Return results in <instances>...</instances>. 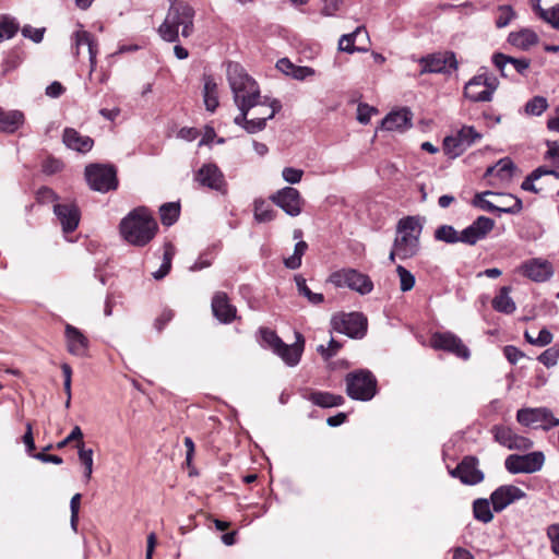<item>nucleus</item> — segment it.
<instances>
[{
  "mask_svg": "<svg viewBox=\"0 0 559 559\" xmlns=\"http://www.w3.org/2000/svg\"><path fill=\"white\" fill-rule=\"evenodd\" d=\"M227 79L234 102L240 111L234 118V123L245 129L250 109L266 105L267 97L262 99L258 83L246 73L239 63L228 64Z\"/></svg>",
  "mask_w": 559,
  "mask_h": 559,
  "instance_id": "1",
  "label": "nucleus"
},
{
  "mask_svg": "<svg viewBox=\"0 0 559 559\" xmlns=\"http://www.w3.org/2000/svg\"><path fill=\"white\" fill-rule=\"evenodd\" d=\"M157 229L155 218L144 206L132 210L120 222V233L123 238L138 247L146 246L155 237Z\"/></svg>",
  "mask_w": 559,
  "mask_h": 559,
  "instance_id": "2",
  "label": "nucleus"
},
{
  "mask_svg": "<svg viewBox=\"0 0 559 559\" xmlns=\"http://www.w3.org/2000/svg\"><path fill=\"white\" fill-rule=\"evenodd\" d=\"M194 13L193 8L183 1L171 5L165 21L158 28L160 37L168 43L178 41L179 27H181L182 37L188 38L191 36L194 31Z\"/></svg>",
  "mask_w": 559,
  "mask_h": 559,
  "instance_id": "3",
  "label": "nucleus"
},
{
  "mask_svg": "<svg viewBox=\"0 0 559 559\" xmlns=\"http://www.w3.org/2000/svg\"><path fill=\"white\" fill-rule=\"evenodd\" d=\"M472 205L498 214V216L502 213L516 215L523 210V202L519 197L491 190L476 193L472 200Z\"/></svg>",
  "mask_w": 559,
  "mask_h": 559,
  "instance_id": "4",
  "label": "nucleus"
},
{
  "mask_svg": "<svg viewBox=\"0 0 559 559\" xmlns=\"http://www.w3.org/2000/svg\"><path fill=\"white\" fill-rule=\"evenodd\" d=\"M346 394L355 401L368 402L378 391V381L368 369H357L345 376Z\"/></svg>",
  "mask_w": 559,
  "mask_h": 559,
  "instance_id": "5",
  "label": "nucleus"
},
{
  "mask_svg": "<svg viewBox=\"0 0 559 559\" xmlns=\"http://www.w3.org/2000/svg\"><path fill=\"white\" fill-rule=\"evenodd\" d=\"M84 176L93 191L106 193L118 188L117 169L111 164H90Z\"/></svg>",
  "mask_w": 559,
  "mask_h": 559,
  "instance_id": "6",
  "label": "nucleus"
},
{
  "mask_svg": "<svg viewBox=\"0 0 559 559\" xmlns=\"http://www.w3.org/2000/svg\"><path fill=\"white\" fill-rule=\"evenodd\" d=\"M481 138L483 134L473 126H463L456 134L447 135L443 139L442 148L449 158L454 159Z\"/></svg>",
  "mask_w": 559,
  "mask_h": 559,
  "instance_id": "7",
  "label": "nucleus"
},
{
  "mask_svg": "<svg viewBox=\"0 0 559 559\" xmlns=\"http://www.w3.org/2000/svg\"><path fill=\"white\" fill-rule=\"evenodd\" d=\"M332 330L350 338H362L367 333V318L361 312L337 313L331 319Z\"/></svg>",
  "mask_w": 559,
  "mask_h": 559,
  "instance_id": "8",
  "label": "nucleus"
},
{
  "mask_svg": "<svg viewBox=\"0 0 559 559\" xmlns=\"http://www.w3.org/2000/svg\"><path fill=\"white\" fill-rule=\"evenodd\" d=\"M329 280L335 287H347L360 295H367L373 289L371 278L355 269L335 271Z\"/></svg>",
  "mask_w": 559,
  "mask_h": 559,
  "instance_id": "9",
  "label": "nucleus"
},
{
  "mask_svg": "<svg viewBox=\"0 0 559 559\" xmlns=\"http://www.w3.org/2000/svg\"><path fill=\"white\" fill-rule=\"evenodd\" d=\"M516 420L523 426L540 427L543 430L559 426V419L546 407L519 409Z\"/></svg>",
  "mask_w": 559,
  "mask_h": 559,
  "instance_id": "10",
  "label": "nucleus"
},
{
  "mask_svg": "<svg viewBox=\"0 0 559 559\" xmlns=\"http://www.w3.org/2000/svg\"><path fill=\"white\" fill-rule=\"evenodd\" d=\"M543 452L536 451L525 455L511 454L504 461L506 469L511 474H532L544 465Z\"/></svg>",
  "mask_w": 559,
  "mask_h": 559,
  "instance_id": "11",
  "label": "nucleus"
},
{
  "mask_svg": "<svg viewBox=\"0 0 559 559\" xmlns=\"http://www.w3.org/2000/svg\"><path fill=\"white\" fill-rule=\"evenodd\" d=\"M194 180L204 188L227 194V181L225 175L214 163L203 164L194 174Z\"/></svg>",
  "mask_w": 559,
  "mask_h": 559,
  "instance_id": "12",
  "label": "nucleus"
},
{
  "mask_svg": "<svg viewBox=\"0 0 559 559\" xmlns=\"http://www.w3.org/2000/svg\"><path fill=\"white\" fill-rule=\"evenodd\" d=\"M431 347L437 350H443L455 355L459 358L467 360L471 352L462 340L452 332H436L430 338Z\"/></svg>",
  "mask_w": 559,
  "mask_h": 559,
  "instance_id": "13",
  "label": "nucleus"
},
{
  "mask_svg": "<svg viewBox=\"0 0 559 559\" xmlns=\"http://www.w3.org/2000/svg\"><path fill=\"white\" fill-rule=\"evenodd\" d=\"M421 64L420 74L425 73H449L457 69V60L453 51L444 53H431L419 59Z\"/></svg>",
  "mask_w": 559,
  "mask_h": 559,
  "instance_id": "14",
  "label": "nucleus"
},
{
  "mask_svg": "<svg viewBox=\"0 0 559 559\" xmlns=\"http://www.w3.org/2000/svg\"><path fill=\"white\" fill-rule=\"evenodd\" d=\"M270 200L292 217L298 216L302 211L301 194L293 187L277 190L270 197Z\"/></svg>",
  "mask_w": 559,
  "mask_h": 559,
  "instance_id": "15",
  "label": "nucleus"
},
{
  "mask_svg": "<svg viewBox=\"0 0 559 559\" xmlns=\"http://www.w3.org/2000/svg\"><path fill=\"white\" fill-rule=\"evenodd\" d=\"M478 463L476 456H465L456 467L450 472V475L459 478L464 485H477L485 478L483 471L478 468Z\"/></svg>",
  "mask_w": 559,
  "mask_h": 559,
  "instance_id": "16",
  "label": "nucleus"
},
{
  "mask_svg": "<svg viewBox=\"0 0 559 559\" xmlns=\"http://www.w3.org/2000/svg\"><path fill=\"white\" fill-rule=\"evenodd\" d=\"M525 497L526 493L520 487L514 485H501L490 495L492 510L496 513H500L513 502Z\"/></svg>",
  "mask_w": 559,
  "mask_h": 559,
  "instance_id": "17",
  "label": "nucleus"
},
{
  "mask_svg": "<svg viewBox=\"0 0 559 559\" xmlns=\"http://www.w3.org/2000/svg\"><path fill=\"white\" fill-rule=\"evenodd\" d=\"M495 440L510 450H528L533 447V441L526 437L519 436L507 426L496 425L492 427Z\"/></svg>",
  "mask_w": 559,
  "mask_h": 559,
  "instance_id": "18",
  "label": "nucleus"
},
{
  "mask_svg": "<svg viewBox=\"0 0 559 559\" xmlns=\"http://www.w3.org/2000/svg\"><path fill=\"white\" fill-rule=\"evenodd\" d=\"M495 221L487 216H478L469 226L461 231V242L474 246L485 239L493 229Z\"/></svg>",
  "mask_w": 559,
  "mask_h": 559,
  "instance_id": "19",
  "label": "nucleus"
},
{
  "mask_svg": "<svg viewBox=\"0 0 559 559\" xmlns=\"http://www.w3.org/2000/svg\"><path fill=\"white\" fill-rule=\"evenodd\" d=\"M521 271L524 276L536 283L546 282L554 275L552 264L539 258L530 259L522 263Z\"/></svg>",
  "mask_w": 559,
  "mask_h": 559,
  "instance_id": "20",
  "label": "nucleus"
},
{
  "mask_svg": "<svg viewBox=\"0 0 559 559\" xmlns=\"http://www.w3.org/2000/svg\"><path fill=\"white\" fill-rule=\"evenodd\" d=\"M305 342L306 341L304 335L296 331L295 342L290 345L282 342V344L278 346V349H275L274 354L278 356L288 367H295L300 362L305 349Z\"/></svg>",
  "mask_w": 559,
  "mask_h": 559,
  "instance_id": "21",
  "label": "nucleus"
},
{
  "mask_svg": "<svg viewBox=\"0 0 559 559\" xmlns=\"http://www.w3.org/2000/svg\"><path fill=\"white\" fill-rule=\"evenodd\" d=\"M53 213L66 234L74 231L80 223V210L75 203H56Z\"/></svg>",
  "mask_w": 559,
  "mask_h": 559,
  "instance_id": "22",
  "label": "nucleus"
},
{
  "mask_svg": "<svg viewBox=\"0 0 559 559\" xmlns=\"http://www.w3.org/2000/svg\"><path fill=\"white\" fill-rule=\"evenodd\" d=\"M67 348L71 355L86 357L90 346L88 338L75 326L67 324L64 329Z\"/></svg>",
  "mask_w": 559,
  "mask_h": 559,
  "instance_id": "23",
  "label": "nucleus"
},
{
  "mask_svg": "<svg viewBox=\"0 0 559 559\" xmlns=\"http://www.w3.org/2000/svg\"><path fill=\"white\" fill-rule=\"evenodd\" d=\"M475 85H483L484 90H481V94L474 93V94H471V96L474 99L486 100V103H487V102L492 100L493 94L499 86V81L496 76L489 75L487 72H484V73H478V74L474 75L469 80V86L467 87V90L471 91L472 86H475Z\"/></svg>",
  "mask_w": 559,
  "mask_h": 559,
  "instance_id": "24",
  "label": "nucleus"
},
{
  "mask_svg": "<svg viewBox=\"0 0 559 559\" xmlns=\"http://www.w3.org/2000/svg\"><path fill=\"white\" fill-rule=\"evenodd\" d=\"M491 61L504 78L509 76V73L506 70L507 64H512L514 70L522 75L525 74L531 64V60L527 58H513L502 52H495L491 57Z\"/></svg>",
  "mask_w": 559,
  "mask_h": 559,
  "instance_id": "25",
  "label": "nucleus"
},
{
  "mask_svg": "<svg viewBox=\"0 0 559 559\" xmlns=\"http://www.w3.org/2000/svg\"><path fill=\"white\" fill-rule=\"evenodd\" d=\"M214 317L222 323H230L236 318V307L230 305L225 293H216L212 299Z\"/></svg>",
  "mask_w": 559,
  "mask_h": 559,
  "instance_id": "26",
  "label": "nucleus"
},
{
  "mask_svg": "<svg viewBox=\"0 0 559 559\" xmlns=\"http://www.w3.org/2000/svg\"><path fill=\"white\" fill-rule=\"evenodd\" d=\"M64 145L80 153H87L93 148L94 140L88 135L80 134L73 128H66L62 134Z\"/></svg>",
  "mask_w": 559,
  "mask_h": 559,
  "instance_id": "27",
  "label": "nucleus"
},
{
  "mask_svg": "<svg viewBox=\"0 0 559 559\" xmlns=\"http://www.w3.org/2000/svg\"><path fill=\"white\" fill-rule=\"evenodd\" d=\"M413 114L408 108L391 111L382 120V128L388 131H404L412 127Z\"/></svg>",
  "mask_w": 559,
  "mask_h": 559,
  "instance_id": "28",
  "label": "nucleus"
},
{
  "mask_svg": "<svg viewBox=\"0 0 559 559\" xmlns=\"http://www.w3.org/2000/svg\"><path fill=\"white\" fill-rule=\"evenodd\" d=\"M265 106L269 108V114L266 116L248 119V123L246 124L245 130L249 134H254L264 130L266 127V121L273 119L274 116L282 109L281 102L275 98H267Z\"/></svg>",
  "mask_w": 559,
  "mask_h": 559,
  "instance_id": "29",
  "label": "nucleus"
},
{
  "mask_svg": "<svg viewBox=\"0 0 559 559\" xmlns=\"http://www.w3.org/2000/svg\"><path fill=\"white\" fill-rule=\"evenodd\" d=\"M393 246L399 250V258L406 260L415 257L419 251L418 235H402L396 236Z\"/></svg>",
  "mask_w": 559,
  "mask_h": 559,
  "instance_id": "30",
  "label": "nucleus"
},
{
  "mask_svg": "<svg viewBox=\"0 0 559 559\" xmlns=\"http://www.w3.org/2000/svg\"><path fill=\"white\" fill-rule=\"evenodd\" d=\"M24 123V114L20 110L0 108V132L14 133Z\"/></svg>",
  "mask_w": 559,
  "mask_h": 559,
  "instance_id": "31",
  "label": "nucleus"
},
{
  "mask_svg": "<svg viewBox=\"0 0 559 559\" xmlns=\"http://www.w3.org/2000/svg\"><path fill=\"white\" fill-rule=\"evenodd\" d=\"M312 404L322 407V408H331L341 406L344 404L345 400L340 394H334L326 391H312L307 397Z\"/></svg>",
  "mask_w": 559,
  "mask_h": 559,
  "instance_id": "32",
  "label": "nucleus"
},
{
  "mask_svg": "<svg viewBox=\"0 0 559 559\" xmlns=\"http://www.w3.org/2000/svg\"><path fill=\"white\" fill-rule=\"evenodd\" d=\"M508 41L514 47L527 50L538 43V35L530 28H523L519 32L510 33Z\"/></svg>",
  "mask_w": 559,
  "mask_h": 559,
  "instance_id": "33",
  "label": "nucleus"
},
{
  "mask_svg": "<svg viewBox=\"0 0 559 559\" xmlns=\"http://www.w3.org/2000/svg\"><path fill=\"white\" fill-rule=\"evenodd\" d=\"M511 288L503 286L500 288L498 295L492 299V308L501 313L511 314L515 311L516 306L513 299L510 297Z\"/></svg>",
  "mask_w": 559,
  "mask_h": 559,
  "instance_id": "34",
  "label": "nucleus"
},
{
  "mask_svg": "<svg viewBox=\"0 0 559 559\" xmlns=\"http://www.w3.org/2000/svg\"><path fill=\"white\" fill-rule=\"evenodd\" d=\"M74 55H80V48L86 46L90 55V59H96L97 56V44L93 35L86 31H78L74 33Z\"/></svg>",
  "mask_w": 559,
  "mask_h": 559,
  "instance_id": "35",
  "label": "nucleus"
},
{
  "mask_svg": "<svg viewBox=\"0 0 559 559\" xmlns=\"http://www.w3.org/2000/svg\"><path fill=\"white\" fill-rule=\"evenodd\" d=\"M203 98L206 110L215 111L218 106L217 85L211 76L204 78Z\"/></svg>",
  "mask_w": 559,
  "mask_h": 559,
  "instance_id": "36",
  "label": "nucleus"
},
{
  "mask_svg": "<svg viewBox=\"0 0 559 559\" xmlns=\"http://www.w3.org/2000/svg\"><path fill=\"white\" fill-rule=\"evenodd\" d=\"M490 498H478L473 502V515L474 518L483 523H489L493 519V513L490 509Z\"/></svg>",
  "mask_w": 559,
  "mask_h": 559,
  "instance_id": "37",
  "label": "nucleus"
},
{
  "mask_svg": "<svg viewBox=\"0 0 559 559\" xmlns=\"http://www.w3.org/2000/svg\"><path fill=\"white\" fill-rule=\"evenodd\" d=\"M175 252H176V250H175V247L173 243L166 242L164 245V254H163L162 264L157 271L152 273V276L154 277V280L160 281L168 275V273L171 270V262H173Z\"/></svg>",
  "mask_w": 559,
  "mask_h": 559,
  "instance_id": "38",
  "label": "nucleus"
},
{
  "mask_svg": "<svg viewBox=\"0 0 559 559\" xmlns=\"http://www.w3.org/2000/svg\"><path fill=\"white\" fill-rule=\"evenodd\" d=\"M160 222L164 226L174 225L180 215L179 202H167L159 207Z\"/></svg>",
  "mask_w": 559,
  "mask_h": 559,
  "instance_id": "39",
  "label": "nucleus"
},
{
  "mask_svg": "<svg viewBox=\"0 0 559 559\" xmlns=\"http://www.w3.org/2000/svg\"><path fill=\"white\" fill-rule=\"evenodd\" d=\"M295 282L299 295L307 298L311 305H320L324 301V296L321 293H313L307 285L306 278L301 275L295 276Z\"/></svg>",
  "mask_w": 559,
  "mask_h": 559,
  "instance_id": "40",
  "label": "nucleus"
},
{
  "mask_svg": "<svg viewBox=\"0 0 559 559\" xmlns=\"http://www.w3.org/2000/svg\"><path fill=\"white\" fill-rule=\"evenodd\" d=\"M421 225L419 223V218L415 216H406L401 218L397 223V234L402 235H418L421 233Z\"/></svg>",
  "mask_w": 559,
  "mask_h": 559,
  "instance_id": "41",
  "label": "nucleus"
},
{
  "mask_svg": "<svg viewBox=\"0 0 559 559\" xmlns=\"http://www.w3.org/2000/svg\"><path fill=\"white\" fill-rule=\"evenodd\" d=\"M254 219L258 223H267L275 218V211L272 206L264 200H255L254 201V211H253Z\"/></svg>",
  "mask_w": 559,
  "mask_h": 559,
  "instance_id": "42",
  "label": "nucleus"
},
{
  "mask_svg": "<svg viewBox=\"0 0 559 559\" xmlns=\"http://www.w3.org/2000/svg\"><path fill=\"white\" fill-rule=\"evenodd\" d=\"M308 249V243L304 240L296 242L294 248V253L284 259L285 267L289 270H297L301 266L302 255L306 253Z\"/></svg>",
  "mask_w": 559,
  "mask_h": 559,
  "instance_id": "43",
  "label": "nucleus"
},
{
  "mask_svg": "<svg viewBox=\"0 0 559 559\" xmlns=\"http://www.w3.org/2000/svg\"><path fill=\"white\" fill-rule=\"evenodd\" d=\"M496 177L502 181H509L512 179L516 165L510 157L500 158L496 164Z\"/></svg>",
  "mask_w": 559,
  "mask_h": 559,
  "instance_id": "44",
  "label": "nucleus"
},
{
  "mask_svg": "<svg viewBox=\"0 0 559 559\" xmlns=\"http://www.w3.org/2000/svg\"><path fill=\"white\" fill-rule=\"evenodd\" d=\"M435 239L445 243L461 242V234L452 225H441L435 230Z\"/></svg>",
  "mask_w": 559,
  "mask_h": 559,
  "instance_id": "45",
  "label": "nucleus"
},
{
  "mask_svg": "<svg viewBox=\"0 0 559 559\" xmlns=\"http://www.w3.org/2000/svg\"><path fill=\"white\" fill-rule=\"evenodd\" d=\"M362 28V26H358L354 32L342 35V37L338 40V49L347 53L361 51L362 49L356 47L354 43Z\"/></svg>",
  "mask_w": 559,
  "mask_h": 559,
  "instance_id": "46",
  "label": "nucleus"
},
{
  "mask_svg": "<svg viewBox=\"0 0 559 559\" xmlns=\"http://www.w3.org/2000/svg\"><path fill=\"white\" fill-rule=\"evenodd\" d=\"M259 333L261 335L264 347L270 348L273 353L275 349H278V346L282 344L283 340L277 335L275 331L267 328H261Z\"/></svg>",
  "mask_w": 559,
  "mask_h": 559,
  "instance_id": "47",
  "label": "nucleus"
},
{
  "mask_svg": "<svg viewBox=\"0 0 559 559\" xmlns=\"http://www.w3.org/2000/svg\"><path fill=\"white\" fill-rule=\"evenodd\" d=\"M548 108L547 98L534 96L525 104V112L531 116H540Z\"/></svg>",
  "mask_w": 559,
  "mask_h": 559,
  "instance_id": "48",
  "label": "nucleus"
},
{
  "mask_svg": "<svg viewBox=\"0 0 559 559\" xmlns=\"http://www.w3.org/2000/svg\"><path fill=\"white\" fill-rule=\"evenodd\" d=\"M396 273L400 277V289L403 293L409 292L414 288L416 280L408 270H406L403 265H397Z\"/></svg>",
  "mask_w": 559,
  "mask_h": 559,
  "instance_id": "49",
  "label": "nucleus"
},
{
  "mask_svg": "<svg viewBox=\"0 0 559 559\" xmlns=\"http://www.w3.org/2000/svg\"><path fill=\"white\" fill-rule=\"evenodd\" d=\"M499 15L496 19V26L498 28H503L510 24V22L515 17V12L509 4H503L498 7Z\"/></svg>",
  "mask_w": 559,
  "mask_h": 559,
  "instance_id": "50",
  "label": "nucleus"
},
{
  "mask_svg": "<svg viewBox=\"0 0 559 559\" xmlns=\"http://www.w3.org/2000/svg\"><path fill=\"white\" fill-rule=\"evenodd\" d=\"M537 359L547 368L554 367L559 360V345L547 348L537 357Z\"/></svg>",
  "mask_w": 559,
  "mask_h": 559,
  "instance_id": "51",
  "label": "nucleus"
},
{
  "mask_svg": "<svg viewBox=\"0 0 559 559\" xmlns=\"http://www.w3.org/2000/svg\"><path fill=\"white\" fill-rule=\"evenodd\" d=\"M0 31L2 32L4 38H12L19 31V24L14 19L1 15L0 16Z\"/></svg>",
  "mask_w": 559,
  "mask_h": 559,
  "instance_id": "52",
  "label": "nucleus"
},
{
  "mask_svg": "<svg viewBox=\"0 0 559 559\" xmlns=\"http://www.w3.org/2000/svg\"><path fill=\"white\" fill-rule=\"evenodd\" d=\"M76 448L80 462L84 465L85 469L93 472V450L85 449L83 441L79 442Z\"/></svg>",
  "mask_w": 559,
  "mask_h": 559,
  "instance_id": "53",
  "label": "nucleus"
},
{
  "mask_svg": "<svg viewBox=\"0 0 559 559\" xmlns=\"http://www.w3.org/2000/svg\"><path fill=\"white\" fill-rule=\"evenodd\" d=\"M342 348V344L334 338H331L328 346L319 345L317 352L320 353L324 360L331 359Z\"/></svg>",
  "mask_w": 559,
  "mask_h": 559,
  "instance_id": "54",
  "label": "nucleus"
},
{
  "mask_svg": "<svg viewBox=\"0 0 559 559\" xmlns=\"http://www.w3.org/2000/svg\"><path fill=\"white\" fill-rule=\"evenodd\" d=\"M323 7L320 10V14L323 16H335L341 10L344 0H321Z\"/></svg>",
  "mask_w": 559,
  "mask_h": 559,
  "instance_id": "55",
  "label": "nucleus"
},
{
  "mask_svg": "<svg viewBox=\"0 0 559 559\" xmlns=\"http://www.w3.org/2000/svg\"><path fill=\"white\" fill-rule=\"evenodd\" d=\"M551 551L559 557V523L550 524L546 531Z\"/></svg>",
  "mask_w": 559,
  "mask_h": 559,
  "instance_id": "56",
  "label": "nucleus"
},
{
  "mask_svg": "<svg viewBox=\"0 0 559 559\" xmlns=\"http://www.w3.org/2000/svg\"><path fill=\"white\" fill-rule=\"evenodd\" d=\"M542 20L559 31V3L548 9L547 12H542Z\"/></svg>",
  "mask_w": 559,
  "mask_h": 559,
  "instance_id": "57",
  "label": "nucleus"
},
{
  "mask_svg": "<svg viewBox=\"0 0 559 559\" xmlns=\"http://www.w3.org/2000/svg\"><path fill=\"white\" fill-rule=\"evenodd\" d=\"M302 175L304 170L295 167H285L282 170L283 179L290 185L298 183L301 180Z\"/></svg>",
  "mask_w": 559,
  "mask_h": 559,
  "instance_id": "58",
  "label": "nucleus"
},
{
  "mask_svg": "<svg viewBox=\"0 0 559 559\" xmlns=\"http://www.w3.org/2000/svg\"><path fill=\"white\" fill-rule=\"evenodd\" d=\"M45 31L46 29L44 27H41V28H34L31 25H25L22 28V35L25 38H29L32 41L38 44V43H40L43 40Z\"/></svg>",
  "mask_w": 559,
  "mask_h": 559,
  "instance_id": "59",
  "label": "nucleus"
},
{
  "mask_svg": "<svg viewBox=\"0 0 559 559\" xmlns=\"http://www.w3.org/2000/svg\"><path fill=\"white\" fill-rule=\"evenodd\" d=\"M43 173L46 175H53L63 168V163L57 158L49 157L43 163Z\"/></svg>",
  "mask_w": 559,
  "mask_h": 559,
  "instance_id": "60",
  "label": "nucleus"
},
{
  "mask_svg": "<svg viewBox=\"0 0 559 559\" xmlns=\"http://www.w3.org/2000/svg\"><path fill=\"white\" fill-rule=\"evenodd\" d=\"M58 200V194L51 188L41 187L37 191V201L40 203L57 202Z\"/></svg>",
  "mask_w": 559,
  "mask_h": 559,
  "instance_id": "61",
  "label": "nucleus"
},
{
  "mask_svg": "<svg viewBox=\"0 0 559 559\" xmlns=\"http://www.w3.org/2000/svg\"><path fill=\"white\" fill-rule=\"evenodd\" d=\"M546 145L548 147L545 153V158L552 162V164L559 167V144L555 141L547 140Z\"/></svg>",
  "mask_w": 559,
  "mask_h": 559,
  "instance_id": "62",
  "label": "nucleus"
},
{
  "mask_svg": "<svg viewBox=\"0 0 559 559\" xmlns=\"http://www.w3.org/2000/svg\"><path fill=\"white\" fill-rule=\"evenodd\" d=\"M373 112H377L373 107H370L367 104H359L357 108V120L362 124H367L369 123Z\"/></svg>",
  "mask_w": 559,
  "mask_h": 559,
  "instance_id": "63",
  "label": "nucleus"
},
{
  "mask_svg": "<svg viewBox=\"0 0 559 559\" xmlns=\"http://www.w3.org/2000/svg\"><path fill=\"white\" fill-rule=\"evenodd\" d=\"M174 311L171 309H165L163 312L155 319L154 326L157 332H162L164 328L173 320Z\"/></svg>",
  "mask_w": 559,
  "mask_h": 559,
  "instance_id": "64",
  "label": "nucleus"
}]
</instances>
